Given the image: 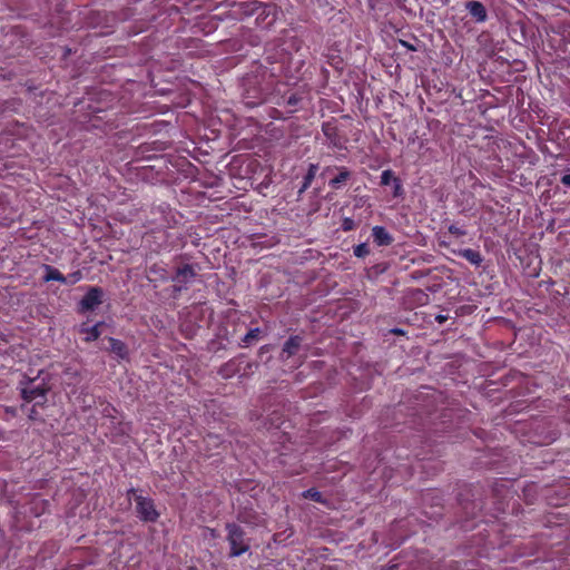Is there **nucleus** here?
<instances>
[{
	"label": "nucleus",
	"mask_w": 570,
	"mask_h": 570,
	"mask_svg": "<svg viewBox=\"0 0 570 570\" xmlns=\"http://www.w3.org/2000/svg\"><path fill=\"white\" fill-rule=\"evenodd\" d=\"M294 49L295 42L293 40L268 43L264 53L263 77L293 78L294 57L292 51Z\"/></svg>",
	"instance_id": "f257e3e1"
},
{
	"label": "nucleus",
	"mask_w": 570,
	"mask_h": 570,
	"mask_svg": "<svg viewBox=\"0 0 570 570\" xmlns=\"http://www.w3.org/2000/svg\"><path fill=\"white\" fill-rule=\"evenodd\" d=\"M227 8L226 11L214 14L208 18L207 23L210 26L209 30L206 31L209 33L212 30L218 27L219 21L224 20H244L248 17L254 16L255 8H257V0H234L232 2H227L224 4Z\"/></svg>",
	"instance_id": "f03ea898"
},
{
	"label": "nucleus",
	"mask_w": 570,
	"mask_h": 570,
	"mask_svg": "<svg viewBox=\"0 0 570 570\" xmlns=\"http://www.w3.org/2000/svg\"><path fill=\"white\" fill-rule=\"evenodd\" d=\"M269 96H272V94L266 92L264 89L252 90L249 88H246L243 94V100L246 106L255 107L268 100ZM302 99V95L296 91L286 92L278 99H275V97H271V100H274L275 104L288 107V112L291 114L297 110Z\"/></svg>",
	"instance_id": "7ed1b4c3"
},
{
	"label": "nucleus",
	"mask_w": 570,
	"mask_h": 570,
	"mask_svg": "<svg viewBox=\"0 0 570 570\" xmlns=\"http://www.w3.org/2000/svg\"><path fill=\"white\" fill-rule=\"evenodd\" d=\"M127 495L134 499L135 510L139 520L148 523L158 521L160 512L157 510L154 499L138 493V490L135 488L129 489Z\"/></svg>",
	"instance_id": "20e7f679"
},
{
	"label": "nucleus",
	"mask_w": 570,
	"mask_h": 570,
	"mask_svg": "<svg viewBox=\"0 0 570 570\" xmlns=\"http://www.w3.org/2000/svg\"><path fill=\"white\" fill-rule=\"evenodd\" d=\"M227 541L229 543V557L236 558L239 557L250 549L249 539L246 537V532L244 529L236 523H227Z\"/></svg>",
	"instance_id": "39448f33"
},
{
	"label": "nucleus",
	"mask_w": 570,
	"mask_h": 570,
	"mask_svg": "<svg viewBox=\"0 0 570 570\" xmlns=\"http://www.w3.org/2000/svg\"><path fill=\"white\" fill-rule=\"evenodd\" d=\"M49 390L46 383L35 384L33 379L28 380L26 384L20 382L21 399L24 403H36V405H40V407L47 404Z\"/></svg>",
	"instance_id": "423d86ee"
},
{
	"label": "nucleus",
	"mask_w": 570,
	"mask_h": 570,
	"mask_svg": "<svg viewBox=\"0 0 570 570\" xmlns=\"http://www.w3.org/2000/svg\"><path fill=\"white\" fill-rule=\"evenodd\" d=\"M199 267L194 264H180L176 267L175 274L171 281L175 283L173 286V295L177 297L183 291H186L188 284H190L197 276Z\"/></svg>",
	"instance_id": "0eeeda50"
},
{
	"label": "nucleus",
	"mask_w": 570,
	"mask_h": 570,
	"mask_svg": "<svg viewBox=\"0 0 570 570\" xmlns=\"http://www.w3.org/2000/svg\"><path fill=\"white\" fill-rule=\"evenodd\" d=\"M254 16L257 27L269 29L278 19V8L275 3L257 0V8H255Z\"/></svg>",
	"instance_id": "6e6552de"
},
{
	"label": "nucleus",
	"mask_w": 570,
	"mask_h": 570,
	"mask_svg": "<svg viewBox=\"0 0 570 570\" xmlns=\"http://www.w3.org/2000/svg\"><path fill=\"white\" fill-rule=\"evenodd\" d=\"M250 368L252 363L247 362L244 355H239L223 364L218 373L224 379H230L237 374L246 375Z\"/></svg>",
	"instance_id": "1a4fd4ad"
},
{
	"label": "nucleus",
	"mask_w": 570,
	"mask_h": 570,
	"mask_svg": "<svg viewBox=\"0 0 570 570\" xmlns=\"http://www.w3.org/2000/svg\"><path fill=\"white\" fill-rule=\"evenodd\" d=\"M104 289L99 286H91L79 302L80 312H91L102 303Z\"/></svg>",
	"instance_id": "9d476101"
},
{
	"label": "nucleus",
	"mask_w": 570,
	"mask_h": 570,
	"mask_svg": "<svg viewBox=\"0 0 570 570\" xmlns=\"http://www.w3.org/2000/svg\"><path fill=\"white\" fill-rule=\"evenodd\" d=\"M322 131L326 136V138L331 145H333L336 148L343 147V141L338 134V129H337V126L335 125V122H332V121L324 122L322 126Z\"/></svg>",
	"instance_id": "9b49d317"
},
{
	"label": "nucleus",
	"mask_w": 570,
	"mask_h": 570,
	"mask_svg": "<svg viewBox=\"0 0 570 570\" xmlns=\"http://www.w3.org/2000/svg\"><path fill=\"white\" fill-rule=\"evenodd\" d=\"M303 342L302 336L299 335H292L288 337V340L284 343L282 348V355L286 358H289L291 356H294Z\"/></svg>",
	"instance_id": "f8f14e48"
},
{
	"label": "nucleus",
	"mask_w": 570,
	"mask_h": 570,
	"mask_svg": "<svg viewBox=\"0 0 570 570\" xmlns=\"http://www.w3.org/2000/svg\"><path fill=\"white\" fill-rule=\"evenodd\" d=\"M108 351L110 353L115 354L120 360H126L128 357V347L122 341L114 337H108Z\"/></svg>",
	"instance_id": "ddd939ff"
},
{
	"label": "nucleus",
	"mask_w": 570,
	"mask_h": 570,
	"mask_svg": "<svg viewBox=\"0 0 570 570\" xmlns=\"http://www.w3.org/2000/svg\"><path fill=\"white\" fill-rule=\"evenodd\" d=\"M372 237L376 245L386 246L393 240L392 236L386 232L384 227L375 226L372 228Z\"/></svg>",
	"instance_id": "4468645a"
},
{
	"label": "nucleus",
	"mask_w": 570,
	"mask_h": 570,
	"mask_svg": "<svg viewBox=\"0 0 570 570\" xmlns=\"http://www.w3.org/2000/svg\"><path fill=\"white\" fill-rule=\"evenodd\" d=\"M466 9L476 21L482 22L487 19V10L481 2L470 1L466 3Z\"/></svg>",
	"instance_id": "2eb2a0df"
},
{
	"label": "nucleus",
	"mask_w": 570,
	"mask_h": 570,
	"mask_svg": "<svg viewBox=\"0 0 570 570\" xmlns=\"http://www.w3.org/2000/svg\"><path fill=\"white\" fill-rule=\"evenodd\" d=\"M43 268L46 271V274L43 276V282L48 283L51 281H56L61 284H66L67 278L59 269H57L50 265H43Z\"/></svg>",
	"instance_id": "dca6fc26"
},
{
	"label": "nucleus",
	"mask_w": 570,
	"mask_h": 570,
	"mask_svg": "<svg viewBox=\"0 0 570 570\" xmlns=\"http://www.w3.org/2000/svg\"><path fill=\"white\" fill-rule=\"evenodd\" d=\"M148 278L150 282L153 281H167L168 279V272L167 269L159 265V264H153L149 268H148Z\"/></svg>",
	"instance_id": "f3484780"
},
{
	"label": "nucleus",
	"mask_w": 570,
	"mask_h": 570,
	"mask_svg": "<svg viewBox=\"0 0 570 570\" xmlns=\"http://www.w3.org/2000/svg\"><path fill=\"white\" fill-rule=\"evenodd\" d=\"M104 323L102 322H98L97 324H95L94 326H89V327H82L80 330V332L82 334H85L86 336L83 337V341L87 342V343H90V342H94V341H97L100 335H101V332H100V326H102Z\"/></svg>",
	"instance_id": "a211bd4d"
},
{
	"label": "nucleus",
	"mask_w": 570,
	"mask_h": 570,
	"mask_svg": "<svg viewBox=\"0 0 570 570\" xmlns=\"http://www.w3.org/2000/svg\"><path fill=\"white\" fill-rule=\"evenodd\" d=\"M317 170H318L317 165L309 164L307 173L305 174V176L303 178V184L298 190V194H303L311 186V184L313 183V180L317 174Z\"/></svg>",
	"instance_id": "6ab92c4d"
},
{
	"label": "nucleus",
	"mask_w": 570,
	"mask_h": 570,
	"mask_svg": "<svg viewBox=\"0 0 570 570\" xmlns=\"http://www.w3.org/2000/svg\"><path fill=\"white\" fill-rule=\"evenodd\" d=\"M302 498L315 501L317 503L327 505L328 500L323 497V494L316 489L311 488L302 492Z\"/></svg>",
	"instance_id": "aec40b11"
},
{
	"label": "nucleus",
	"mask_w": 570,
	"mask_h": 570,
	"mask_svg": "<svg viewBox=\"0 0 570 570\" xmlns=\"http://www.w3.org/2000/svg\"><path fill=\"white\" fill-rule=\"evenodd\" d=\"M459 255L475 266H479L482 263V256L478 250L464 248L459 250Z\"/></svg>",
	"instance_id": "412c9836"
},
{
	"label": "nucleus",
	"mask_w": 570,
	"mask_h": 570,
	"mask_svg": "<svg viewBox=\"0 0 570 570\" xmlns=\"http://www.w3.org/2000/svg\"><path fill=\"white\" fill-rule=\"evenodd\" d=\"M350 177V173L347 170H341L338 175H336L334 178L330 180V186L334 189L341 188L343 184Z\"/></svg>",
	"instance_id": "4be33fe9"
},
{
	"label": "nucleus",
	"mask_w": 570,
	"mask_h": 570,
	"mask_svg": "<svg viewBox=\"0 0 570 570\" xmlns=\"http://www.w3.org/2000/svg\"><path fill=\"white\" fill-rule=\"evenodd\" d=\"M10 214L11 207L8 197L0 194V219H7Z\"/></svg>",
	"instance_id": "5701e85b"
},
{
	"label": "nucleus",
	"mask_w": 570,
	"mask_h": 570,
	"mask_svg": "<svg viewBox=\"0 0 570 570\" xmlns=\"http://www.w3.org/2000/svg\"><path fill=\"white\" fill-rule=\"evenodd\" d=\"M259 334H261V330H259L258 327L250 328V330L246 333V335L243 337V340H242V341H243V343H244L245 345H249V344H252L255 340H257V338H258Z\"/></svg>",
	"instance_id": "b1692460"
},
{
	"label": "nucleus",
	"mask_w": 570,
	"mask_h": 570,
	"mask_svg": "<svg viewBox=\"0 0 570 570\" xmlns=\"http://www.w3.org/2000/svg\"><path fill=\"white\" fill-rule=\"evenodd\" d=\"M66 285H75L83 278V274L80 269H77L66 276Z\"/></svg>",
	"instance_id": "393cba45"
},
{
	"label": "nucleus",
	"mask_w": 570,
	"mask_h": 570,
	"mask_svg": "<svg viewBox=\"0 0 570 570\" xmlns=\"http://www.w3.org/2000/svg\"><path fill=\"white\" fill-rule=\"evenodd\" d=\"M396 179L394 174L391 170H384L381 175V184L384 186H387L390 184H393V181Z\"/></svg>",
	"instance_id": "a878e982"
},
{
	"label": "nucleus",
	"mask_w": 570,
	"mask_h": 570,
	"mask_svg": "<svg viewBox=\"0 0 570 570\" xmlns=\"http://www.w3.org/2000/svg\"><path fill=\"white\" fill-rule=\"evenodd\" d=\"M38 407H40V405H36V403H33V405L29 409L28 417L30 421H40L41 420V416L38 412Z\"/></svg>",
	"instance_id": "bb28decb"
},
{
	"label": "nucleus",
	"mask_w": 570,
	"mask_h": 570,
	"mask_svg": "<svg viewBox=\"0 0 570 570\" xmlns=\"http://www.w3.org/2000/svg\"><path fill=\"white\" fill-rule=\"evenodd\" d=\"M116 412H117L116 407L110 403H107L105 405V407L102 409V414H104V416H107V417H114V413H116Z\"/></svg>",
	"instance_id": "cd10ccee"
},
{
	"label": "nucleus",
	"mask_w": 570,
	"mask_h": 570,
	"mask_svg": "<svg viewBox=\"0 0 570 570\" xmlns=\"http://www.w3.org/2000/svg\"><path fill=\"white\" fill-rule=\"evenodd\" d=\"M403 193V189H402V185L400 183V180L396 178L394 181H393V195L395 197H399L401 196Z\"/></svg>",
	"instance_id": "c85d7f7f"
},
{
	"label": "nucleus",
	"mask_w": 570,
	"mask_h": 570,
	"mask_svg": "<svg viewBox=\"0 0 570 570\" xmlns=\"http://www.w3.org/2000/svg\"><path fill=\"white\" fill-rule=\"evenodd\" d=\"M121 433L126 434V435H129L130 431H131V423L127 422V423H121Z\"/></svg>",
	"instance_id": "c756f323"
},
{
	"label": "nucleus",
	"mask_w": 570,
	"mask_h": 570,
	"mask_svg": "<svg viewBox=\"0 0 570 570\" xmlns=\"http://www.w3.org/2000/svg\"><path fill=\"white\" fill-rule=\"evenodd\" d=\"M366 254H368L367 245L358 244V257L364 256Z\"/></svg>",
	"instance_id": "7c9ffc66"
},
{
	"label": "nucleus",
	"mask_w": 570,
	"mask_h": 570,
	"mask_svg": "<svg viewBox=\"0 0 570 570\" xmlns=\"http://www.w3.org/2000/svg\"><path fill=\"white\" fill-rule=\"evenodd\" d=\"M450 233L451 234H455V235H464V233L456 226H450L449 228Z\"/></svg>",
	"instance_id": "2f4dec72"
},
{
	"label": "nucleus",
	"mask_w": 570,
	"mask_h": 570,
	"mask_svg": "<svg viewBox=\"0 0 570 570\" xmlns=\"http://www.w3.org/2000/svg\"><path fill=\"white\" fill-rule=\"evenodd\" d=\"M561 183L568 187H570V173L564 175L562 178H561Z\"/></svg>",
	"instance_id": "473e14b6"
},
{
	"label": "nucleus",
	"mask_w": 570,
	"mask_h": 570,
	"mask_svg": "<svg viewBox=\"0 0 570 570\" xmlns=\"http://www.w3.org/2000/svg\"><path fill=\"white\" fill-rule=\"evenodd\" d=\"M351 224H352V220L351 219H346L345 223H344L345 229H351L352 228Z\"/></svg>",
	"instance_id": "72a5a7b5"
},
{
	"label": "nucleus",
	"mask_w": 570,
	"mask_h": 570,
	"mask_svg": "<svg viewBox=\"0 0 570 570\" xmlns=\"http://www.w3.org/2000/svg\"><path fill=\"white\" fill-rule=\"evenodd\" d=\"M39 503L42 505V511L45 510L46 505H48V501L47 500L40 499Z\"/></svg>",
	"instance_id": "f704fd0d"
},
{
	"label": "nucleus",
	"mask_w": 570,
	"mask_h": 570,
	"mask_svg": "<svg viewBox=\"0 0 570 570\" xmlns=\"http://www.w3.org/2000/svg\"><path fill=\"white\" fill-rule=\"evenodd\" d=\"M392 333H394V334H402L403 331L400 330V328H394V330H392Z\"/></svg>",
	"instance_id": "c9c22d12"
},
{
	"label": "nucleus",
	"mask_w": 570,
	"mask_h": 570,
	"mask_svg": "<svg viewBox=\"0 0 570 570\" xmlns=\"http://www.w3.org/2000/svg\"><path fill=\"white\" fill-rule=\"evenodd\" d=\"M436 320L439 321V323H442L446 320L445 316H438Z\"/></svg>",
	"instance_id": "e433bc0d"
},
{
	"label": "nucleus",
	"mask_w": 570,
	"mask_h": 570,
	"mask_svg": "<svg viewBox=\"0 0 570 570\" xmlns=\"http://www.w3.org/2000/svg\"><path fill=\"white\" fill-rule=\"evenodd\" d=\"M387 570H397V566L396 564H393L392 567H390Z\"/></svg>",
	"instance_id": "4c0bfd02"
},
{
	"label": "nucleus",
	"mask_w": 570,
	"mask_h": 570,
	"mask_svg": "<svg viewBox=\"0 0 570 570\" xmlns=\"http://www.w3.org/2000/svg\"><path fill=\"white\" fill-rule=\"evenodd\" d=\"M354 255H356V246L352 247Z\"/></svg>",
	"instance_id": "58836bf2"
},
{
	"label": "nucleus",
	"mask_w": 570,
	"mask_h": 570,
	"mask_svg": "<svg viewBox=\"0 0 570 570\" xmlns=\"http://www.w3.org/2000/svg\"><path fill=\"white\" fill-rule=\"evenodd\" d=\"M208 439L212 440V439H217V436H213V435H208Z\"/></svg>",
	"instance_id": "ea45409f"
},
{
	"label": "nucleus",
	"mask_w": 570,
	"mask_h": 570,
	"mask_svg": "<svg viewBox=\"0 0 570 570\" xmlns=\"http://www.w3.org/2000/svg\"><path fill=\"white\" fill-rule=\"evenodd\" d=\"M21 410L24 411L26 410V404H22L21 405Z\"/></svg>",
	"instance_id": "a19ab883"
}]
</instances>
